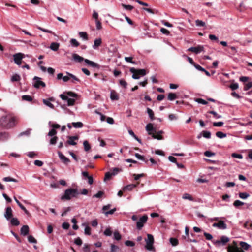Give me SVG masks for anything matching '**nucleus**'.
Instances as JSON below:
<instances>
[{"instance_id": "nucleus-1", "label": "nucleus", "mask_w": 252, "mask_h": 252, "mask_svg": "<svg viewBox=\"0 0 252 252\" xmlns=\"http://www.w3.org/2000/svg\"><path fill=\"white\" fill-rule=\"evenodd\" d=\"M16 125V119L10 115L2 116L0 118V127L3 129H9Z\"/></svg>"}, {"instance_id": "nucleus-2", "label": "nucleus", "mask_w": 252, "mask_h": 252, "mask_svg": "<svg viewBox=\"0 0 252 252\" xmlns=\"http://www.w3.org/2000/svg\"><path fill=\"white\" fill-rule=\"evenodd\" d=\"M79 193L77 188H69L64 191V194L61 196V199L69 200L72 198L77 197Z\"/></svg>"}, {"instance_id": "nucleus-3", "label": "nucleus", "mask_w": 252, "mask_h": 252, "mask_svg": "<svg viewBox=\"0 0 252 252\" xmlns=\"http://www.w3.org/2000/svg\"><path fill=\"white\" fill-rule=\"evenodd\" d=\"M146 245L145 248L149 251H152L154 249L153 244L154 242V237L152 234H147V239H145Z\"/></svg>"}, {"instance_id": "nucleus-4", "label": "nucleus", "mask_w": 252, "mask_h": 252, "mask_svg": "<svg viewBox=\"0 0 252 252\" xmlns=\"http://www.w3.org/2000/svg\"><path fill=\"white\" fill-rule=\"evenodd\" d=\"M41 78L39 77L35 76L33 79V86L36 88H39L40 86L45 87L46 86L45 83L41 81Z\"/></svg>"}, {"instance_id": "nucleus-5", "label": "nucleus", "mask_w": 252, "mask_h": 252, "mask_svg": "<svg viewBox=\"0 0 252 252\" xmlns=\"http://www.w3.org/2000/svg\"><path fill=\"white\" fill-rule=\"evenodd\" d=\"M148 220V216L144 215L141 217L138 221L136 223L137 228L140 230L143 226L144 223H146Z\"/></svg>"}, {"instance_id": "nucleus-6", "label": "nucleus", "mask_w": 252, "mask_h": 252, "mask_svg": "<svg viewBox=\"0 0 252 252\" xmlns=\"http://www.w3.org/2000/svg\"><path fill=\"white\" fill-rule=\"evenodd\" d=\"M24 55L21 53H16L13 55L14 61L15 63L18 65L21 64V61L24 58Z\"/></svg>"}, {"instance_id": "nucleus-7", "label": "nucleus", "mask_w": 252, "mask_h": 252, "mask_svg": "<svg viewBox=\"0 0 252 252\" xmlns=\"http://www.w3.org/2000/svg\"><path fill=\"white\" fill-rule=\"evenodd\" d=\"M11 137L9 132L7 131H0V142H5Z\"/></svg>"}, {"instance_id": "nucleus-8", "label": "nucleus", "mask_w": 252, "mask_h": 252, "mask_svg": "<svg viewBox=\"0 0 252 252\" xmlns=\"http://www.w3.org/2000/svg\"><path fill=\"white\" fill-rule=\"evenodd\" d=\"M229 241V238L225 236H221L220 240H217L215 241H214L213 243L214 244H218L219 245L221 244L222 245H225L226 243Z\"/></svg>"}, {"instance_id": "nucleus-9", "label": "nucleus", "mask_w": 252, "mask_h": 252, "mask_svg": "<svg viewBox=\"0 0 252 252\" xmlns=\"http://www.w3.org/2000/svg\"><path fill=\"white\" fill-rule=\"evenodd\" d=\"M12 210L10 207H7L5 208V211L4 213V216L6 219L9 220L13 216Z\"/></svg>"}, {"instance_id": "nucleus-10", "label": "nucleus", "mask_w": 252, "mask_h": 252, "mask_svg": "<svg viewBox=\"0 0 252 252\" xmlns=\"http://www.w3.org/2000/svg\"><path fill=\"white\" fill-rule=\"evenodd\" d=\"M212 226L214 227H217L220 229H226L227 228V225L223 220H220L218 223H214Z\"/></svg>"}, {"instance_id": "nucleus-11", "label": "nucleus", "mask_w": 252, "mask_h": 252, "mask_svg": "<svg viewBox=\"0 0 252 252\" xmlns=\"http://www.w3.org/2000/svg\"><path fill=\"white\" fill-rule=\"evenodd\" d=\"M203 47L202 46H198L197 47H191L188 49V51H191L197 54L200 53L203 50Z\"/></svg>"}, {"instance_id": "nucleus-12", "label": "nucleus", "mask_w": 252, "mask_h": 252, "mask_svg": "<svg viewBox=\"0 0 252 252\" xmlns=\"http://www.w3.org/2000/svg\"><path fill=\"white\" fill-rule=\"evenodd\" d=\"M58 155L60 159L65 164L67 165L70 162V160L66 157H65L61 152L58 151Z\"/></svg>"}, {"instance_id": "nucleus-13", "label": "nucleus", "mask_w": 252, "mask_h": 252, "mask_svg": "<svg viewBox=\"0 0 252 252\" xmlns=\"http://www.w3.org/2000/svg\"><path fill=\"white\" fill-rule=\"evenodd\" d=\"M67 138L68 140L67 141V143L69 145L74 146L77 144V143L75 142L74 140L78 139L79 138L78 136H69Z\"/></svg>"}, {"instance_id": "nucleus-14", "label": "nucleus", "mask_w": 252, "mask_h": 252, "mask_svg": "<svg viewBox=\"0 0 252 252\" xmlns=\"http://www.w3.org/2000/svg\"><path fill=\"white\" fill-rule=\"evenodd\" d=\"M29 226L27 225H23L20 229L21 234L23 236L27 235L29 234Z\"/></svg>"}, {"instance_id": "nucleus-15", "label": "nucleus", "mask_w": 252, "mask_h": 252, "mask_svg": "<svg viewBox=\"0 0 252 252\" xmlns=\"http://www.w3.org/2000/svg\"><path fill=\"white\" fill-rule=\"evenodd\" d=\"M164 133V132L162 130H159L156 132L157 134H153L152 137L154 139H156L157 140H162L163 137L162 136V134Z\"/></svg>"}, {"instance_id": "nucleus-16", "label": "nucleus", "mask_w": 252, "mask_h": 252, "mask_svg": "<svg viewBox=\"0 0 252 252\" xmlns=\"http://www.w3.org/2000/svg\"><path fill=\"white\" fill-rule=\"evenodd\" d=\"M15 201H16L17 205L19 207L25 212V214L29 215L30 214L29 212L26 209V208L19 202L16 197H14Z\"/></svg>"}, {"instance_id": "nucleus-17", "label": "nucleus", "mask_w": 252, "mask_h": 252, "mask_svg": "<svg viewBox=\"0 0 252 252\" xmlns=\"http://www.w3.org/2000/svg\"><path fill=\"white\" fill-rule=\"evenodd\" d=\"M110 96L111 99L113 101L118 100L119 99V95L114 90L111 91Z\"/></svg>"}, {"instance_id": "nucleus-18", "label": "nucleus", "mask_w": 252, "mask_h": 252, "mask_svg": "<svg viewBox=\"0 0 252 252\" xmlns=\"http://www.w3.org/2000/svg\"><path fill=\"white\" fill-rule=\"evenodd\" d=\"M84 62L88 65L94 68H99V65L95 62L88 59H85Z\"/></svg>"}, {"instance_id": "nucleus-19", "label": "nucleus", "mask_w": 252, "mask_h": 252, "mask_svg": "<svg viewBox=\"0 0 252 252\" xmlns=\"http://www.w3.org/2000/svg\"><path fill=\"white\" fill-rule=\"evenodd\" d=\"M138 184V183H137V184H131L128 185L127 186L124 187V188H123V189L124 191L125 190H128V191L132 190L133 189H134L135 188H136L137 187Z\"/></svg>"}, {"instance_id": "nucleus-20", "label": "nucleus", "mask_w": 252, "mask_h": 252, "mask_svg": "<svg viewBox=\"0 0 252 252\" xmlns=\"http://www.w3.org/2000/svg\"><path fill=\"white\" fill-rule=\"evenodd\" d=\"M129 71L130 72L133 73L132 75V78L134 79H139L140 78L139 74L136 73V69L135 68L132 67L130 68Z\"/></svg>"}, {"instance_id": "nucleus-21", "label": "nucleus", "mask_w": 252, "mask_h": 252, "mask_svg": "<svg viewBox=\"0 0 252 252\" xmlns=\"http://www.w3.org/2000/svg\"><path fill=\"white\" fill-rule=\"evenodd\" d=\"M72 57H73V60L75 61L78 62V63H80L82 61H84V60H85L83 57H82L79 56L78 54H75V53L73 54Z\"/></svg>"}, {"instance_id": "nucleus-22", "label": "nucleus", "mask_w": 252, "mask_h": 252, "mask_svg": "<svg viewBox=\"0 0 252 252\" xmlns=\"http://www.w3.org/2000/svg\"><path fill=\"white\" fill-rule=\"evenodd\" d=\"M59 43L57 42H53L51 44L50 48L54 51H57L59 49Z\"/></svg>"}, {"instance_id": "nucleus-23", "label": "nucleus", "mask_w": 252, "mask_h": 252, "mask_svg": "<svg viewBox=\"0 0 252 252\" xmlns=\"http://www.w3.org/2000/svg\"><path fill=\"white\" fill-rule=\"evenodd\" d=\"M101 42V39L100 38L95 39L94 41V44L93 45V48L94 49H96L97 47L100 46Z\"/></svg>"}, {"instance_id": "nucleus-24", "label": "nucleus", "mask_w": 252, "mask_h": 252, "mask_svg": "<svg viewBox=\"0 0 252 252\" xmlns=\"http://www.w3.org/2000/svg\"><path fill=\"white\" fill-rule=\"evenodd\" d=\"M146 130L148 132L149 135H152V131L154 130L153 124L151 123L148 124L146 126Z\"/></svg>"}, {"instance_id": "nucleus-25", "label": "nucleus", "mask_w": 252, "mask_h": 252, "mask_svg": "<svg viewBox=\"0 0 252 252\" xmlns=\"http://www.w3.org/2000/svg\"><path fill=\"white\" fill-rule=\"evenodd\" d=\"M117 174V172H107L105 173V177H104V181L108 180L110 179L111 177L112 176L116 175Z\"/></svg>"}, {"instance_id": "nucleus-26", "label": "nucleus", "mask_w": 252, "mask_h": 252, "mask_svg": "<svg viewBox=\"0 0 252 252\" xmlns=\"http://www.w3.org/2000/svg\"><path fill=\"white\" fill-rule=\"evenodd\" d=\"M128 133L130 135L133 137L137 141H138L139 143L142 144V141L140 139H139L133 132V131L131 129L128 130Z\"/></svg>"}, {"instance_id": "nucleus-27", "label": "nucleus", "mask_w": 252, "mask_h": 252, "mask_svg": "<svg viewBox=\"0 0 252 252\" xmlns=\"http://www.w3.org/2000/svg\"><path fill=\"white\" fill-rule=\"evenodd\" d=\"M147 113H148L149 117L151 121H153L155 119L154 117V112L151 109L148 107L147 108Z\"/></svg>"}, {"instance_id": "nucleus-28", "label": "nucleus", "mask_w": 252, "mask_h": 252, "mask_svg": "<svg viewBox=\"0 0 252 252\" xmlns=\"http://www.w3.org/2000/svg\"><path fill=\"white\" fill-rule=\"evenodd\" d=\"M82 225L85 227L84 230L85 234L88 235H91V228L89 226H88L87 224L86 223H83Z\"/></svg>"}, {"instance_id": "nucleus-29", "label": "nucleus", "mask_w": 252, "mask_h": 252, "mask_svg": "<svg viewBox=\"0 0 252 252\" xmlns=\"http://www.w3.org/2000/svg\"><path fill=\"white\" fill-rule=\"evenodd\" d=\"M239 245L245 250H248L250 247V245L249 244L243 241H241Z\"/></svg>"}, {"instance_id": "nucleus-30", "label": "nucleus", "mask_w": 252, "mask_h": 252, "mask_svg": "<svg viewBox=\"0 0 252 252\" xmlns=\"http://www.w3.org/2000/svg\"><path fill=\"white\" fill-rule=\"evenodd\" d=\"M10 220V223L13 226H18L20 224L19 221L16 218H12Z\"/></svg>"}, {"instance_id": "nucleus-31", "label": "nucleus", "mask_w": 252, "mask_h": 252, "mask_svg": "<svg viewBox=\"0 0 252 252\" xmlns=\"http://www.w3.org/2000/svg\"><path fill=\"white\" fill-rule=\"evenodd\" d=\"M43 103L44 105H45L46 106L49 107V108H50L51 109L54 108V105L52 103H51V102H50V101H49V100H47V99H43Z\"/></svg>"}, {"instance_id": "nucleus-32", "label": "nucleus", "mask_w": 252, "mask_h": 252, "mask_svg": "<svg viewBox=\"0 0 252 252\" xmlns=\"http://www.w3.org/2000/svg\"><path fill=\"white\" fill-rule=\"evenodd\" d=\"M167 98L170 101H173L177 98V96L175 93H170L168 94Z\"/></svg>"}, {"instance_id": "nucleus-33", "label": "nucleus", "mask_w": 252, "mask_h": 252, "mask_svg": "<svg viewBox=\"0 0 252 252\" xmlns=\"http://www.w3.org/2000/svg\"><path fill=\"white\" fill-rule=\"evenodd\" d=\"M73 126L75 128H82L83 126V124L81 122H73L72 123Z\"/></svg>"}, {"instance_id": "nucleus-34", "label": "nucleus", "mask_w": 252, "mask_h": 252, "mask_svg": "<svg viewBox=\"0 0 252 252\" xmlns=\"http://www.w3.org/2000/svg\"><path fill=\"white\" fill-rule=\"evenodd\" d=\"M22 99L24 101H26L28 102H31L32 101V97L29 95H23L22 96Z\"/></svg>"}, {"instance_id": "nucleus-35", "label": "nucleus", "mask_w": 252, "mask_h": 252, "mask_svg": "<svg viewBox=\"0 0 252 252\" xmlns=\"http://www.w3.org/2000/svg\"><path fill=\"white\" fill-rule=\"evenodd\" d=\"M228 252H245L243 250L240 249L239 248L236 247L232 249H228Z\"/></svg>"}, {"instance_id": "nucleus-36", "label": "nucleus", "mask_w": 252, "mask_h": 252, "mask_svg": "<svg viewBox=\"0 0 252 252\" xmlns=\"http://www.w3.org/2000/svg\"><path fill=\"white\" fill-rule=\"evenodd\" d=\"M79 35L80 37L84 40H87L88 39V34L86 32H79Z\"/></svg>"}, {"instance_id": "nucleus-37", "label": "nucleus", "mask_w": 252, "mask_h": 252, "mask_svg": "<svg viewBox=\"0 0 252 252\" xmlns=\"http://www.w3.org/2000/svg\"><path fill=\"white\" fill-rule=\"evenodd\" d=\"M83 146H84V150L86 152L88 151L91 149V146L89 144L88 141L87 140H85L83 142Z\"/></svg>"}, {"instance_id": "nucleus-38", "label": "nucleus", "mask_w": 252, "mask_h": 252, "mask_svg": "<svg viewBox=\"0 0 252 252\" xmlns=\"http://www.w3.org/2000/svg\"><path fill=\"white\" fill-rule=\"evenodd\" d=\"M202 136L207 139H210L211 136V133L209 131H203L202 132Z\"/></svg>"}, {"instance_id": "nucleus-39", "label": "nucleus", "mask_w": 252, "mask_h": 252, "mask_svg": "<svg viewBox=\"0 0 252 252\" xmlns=\"http://www.w3.org/2000/svg\"><path fill=\"white\" fill-rule=\"evenodd\" d=\"M3 181L5 182H13L17 183L18 182V180L16 179L11 178L10 177H6L3 178Z\"/></svg>"}, {"instance_id": "nucleus-40", "label": "nucleus", "mask_w": 252, "mask_h": 252, "mask_svg": "<svg viewBox=\"0 0 252 252\" xmlns=\"http://www.w3.org/2000/svg\"><path fill=\"white\" fill-rule=\"evenodd\" d=\"M20 76L17 74H15L11 77V81L12 82L19 81L20 80Z\"/></svg>"}, {"instance_id": "nucleus-41", "label": "nucleus", "mask_w": 252, "mask_h": 252, "mask_svg": "<svg viewBox=\"0 0 252 252\" xmlns=\"http://www.w3.org/2000/svg\"><path fill=\"white\" fill-rule=\"evenodd\" d=\"M244 204V203L239 200H236L233 203V205L236 208H238L240 206L243 205Z\"/></svg>"}, {"instance_id": "nucleus-42", "label": "nucleus", "mask_w": 252, "mask_h": 252, "mask_svg": "<svg viewBox=\"0 0 252 252\" xmlns=\"http://www.w3.org/2000/svg\"><path fill=\"white\" fill-rule=\"evenodd\" d=\"M216 135L217 137L219 138H223L226 137V134L224 133L221 131H218L216 133Z\"/></svg>"}, {"instance_id": "nucleus-43", "label": "nucleus", "mask_w": 252, "mask_h": 252, "mask_svg": "<svg viewBox=\"0 0 252 252\" xmlns=\"http://www.w3.org/2000/svg\"><path fill=\"white\" fill-rule=\"evenodd\" d=\"M182 198L184 199H188L190 201H193V198L188 193H184L182 196Z\"/></svg>"}, {"instance_id": "nucleus-44", "label": "nucleus", "mask_w": 252, "mask_h": 252, "mask_svg": "<svg viewBox=\"0 0 252 252\" xmlns=\"http://www.w3.org/2000/svg\"><path fill=\"white\" fill-rule=\"evenodd\" d=\"M66 73L69 76H70V78H72L73 79V80L72 81V82H73V81H77L78 82H80V80L78 78H77L75 75H74L73 74L69 73V72H66Z\"/></svg>"}, {"instance_id": "nucleus-45", "label": "nucleus", "mask_w": 252, "mask_h": 252, "mask_svg": "<svg viewBox=\"0 0 252 252\" xmlns=\"http://www.w3.org/2000/svg\"><path fill=\"white\" fill-rule=\"evenodd\" d=\"M170 242L173 246H176L178 244V240L175 238H170Z\"/></svg>"}, {"instance_id": "nucleus-46", "label": "nucleus", "mask_w": 252, "mask_h": 252, "mask_svg": "<svg viewBox=\"0 0 252 252\" xmlns=\"http://www.w3.org/2000/svg\"><path fill=\"white\" fill-rule=\"evenodd\" d=\"M249 196V194L247 192H240L239 194V197L243 199L247 198Z\"/></svg>"}, {"instance_id": "nucleus-47", "label": "nucleus", "mask_w": 252, "mask_h": 252, "mask_svg": "<svg viewBox=\"0 0 252 252\" xmlns=\"http://www.w3.org/2000/svg\"><path fill=\"white\" fill-rule=\"evenodd\" d=\"M70 42L71 45L74 47H78L79 45V43L75 39H71Z\"/></svg>"}, {"instance_id": "nucleus-48", "label": "nucleus", "mask_w": 252, "mask_h": 252, "mask_svg": "<svg viewBox=\"0 0 252 252\" xmlns=\"http://www.w3.org/2000/svg\"><path fill=\"white\" fill-rule=\"evenodd\" d=\"M195 24L198 27H203L205 26V23L200 20H195Z\"/></svg>"}, {"instance_id": "nucleus-49", "label": "nucleus", "mask_w": 252, "mask_h": 252, "mask_svg": "<svg viewBox=\"0 0 252 252\" xmlns=\"http://www.w3.org/2000/svg\"><path fill=\"white\" fill-rule=\"evenodd\" d=\"M136 73L142 76H145L146 74V70L144 69H136Z\"/></svg>"}, {"instance_id": "nucleus-50", "label": "nucleus", "mask_w": 252, "mask_h": 252, "mask_svg": "<svg viewBox=\"0 0 252 252\" xmlns=\"http://www.w3.org/2000/svg\"><path fill=\"white\" fill-rule=\"evenodd\" d=\"M133 58L132 57H125V60L127 62H129L132 64H136V62L132 61Z\"/></svg>"}, {"instance_id": "nucleus-51", "label": "nucleus", "mask_w": 252, "mask_h": 252, "mask_svg": "<svg viewBox=\"0 0 252 252\" xmlns=\"http://www.w3.org/2000/svg\"><path fill=\"white\" fill-rule=\"evenodd\" d=\"M195 101L199 104H202L203 105H206L208 104V102L202 98H197L195 100Z\"/></svg>"}, {"instance_id": "nucleus-52", "label": "nucleus", "mask_w": 252, "mask_h": 252, "mask_svg": "<svg viewBox=\"0 0 252 252\" xmlns=\"http://www.w3.org/2000/svg\"><path fill=\"white\" fill-rule=\"evenodd\" d=\"M112 233V232L110 228H106L105 230V231H104V234L105 236H111Z\"/></svg>"}, {"instance_id": "nucleus-53", "label": "nucleus", "mask_w": 252, "mask_h": 252, "mask_svg": "<svg viewBox=\"0 0 252 252\" xmlns=\"http://www.w3.org/2000/svg\"><path fill=\"white\" fill-rule=\"evenodd\" d=\"M209 113L210 114H211L212 115H214V117L216 118V119H220V118H222V116L220 115H218L216 112L214 111H210L209 112Z\"/></svg>"}, {"instance_id": "nucleus-54", "label": "nucleus", "mask_w": 252, "mask_h": 252, "mask_svg": "<svg viewBox=\"0 0 252 252\" xmlns=\"http://www.w3.org/2000/svg\"><path fill=\"white\" fill-rule=\"evenodd\" d=\"M71 210V208L70 207H65L63 208V211L62 212L61 216L62 217L66 215L67 212H69Z\"/></svg>"}, {"instance_id": "nucleus-55", "label": "nucleus", "mask_w": 252, "mask_h": 252, "mask_svg": "<svg viewBox=\"0 0 252 252\" xmlns=\"http://www.w3.org/2000/svg\"><path fill=\"white\" fill-rule=\"evenodd\" d=\"M30 131H31L30 129H28L25 131L22 132L19 134L18 137H21L24 135L28 136L30 134Z\"/></svg>"}, {"instance_id": "nucleus-56", "label": "nucleus", "mask_w": 252, "mask_h": 252, "mask_svg": "<svg viewBox=\"0 0 252 252\" xmlns=\"http://www.w3.org/2000/svg\"><path fill=\"white\" fill-rule=\"evenodd\" d=\"M28 241L31 243H36V240L32 235H30L28 237Z\"/></svg>"}, {"instance_id": "nucleus-57", "label": "nucleus", "mask_w": 252, "mask_h": 252, "mask_svg": "<svg viewBox=\"0 0 252 252\" xmlns=\"http://www.w3.org/2000/svg\"><path fill=\"white\" fill-rule=\"evenodd\" d=\"M114 238L116 240H120L121 239V235L118 231H115L114 233Z\"/></svg>"}, {"instance_id": "nucleus-58", "label": "nucleus", "mask_w": 252, "mask_h": 252, "mask_svg": "<svg viewBox=\"0 0 252 252\" xmlns=\"http://www.w3.org/2000/svg\"><path fill=\"white\" fill-rule=\"evenodd\" d=\"M104 194V192L102 191H98L96 194L93 195V198H101Z\"/></svg>"}, {"instance_id": "nucleus-59", "label": "nucleus", "mask_w": 252, "mask_h": 252, "mask_svg": "<svg viewBox=\"0 0 252 252\" xmlns=\"http://www.w3.org/2000/svg\"><path fill=\"white\" fill-rule=\"evenodd\" d=\"M67 102V105L68 106H73L75 103V99L72 98H68V99L66 100Z\"/></svg>"}, {"instance_id": "nucleus-60", "label": "nucleus", "mask_w": 252, "mask_h": 252, "mask_svg": "<svg viewBox=\"0 0 252 252\" xmlns=\"http://www.w3.org/2000/svg\"><path fill=\"white\" fill-rule=\"evenodd\" d=\"M58 137L55 136H53L50 140V144L51 145H55L58 140Z\"/></svg>"}, {"instance_id": "nucleus-61", "label": "nucleus", "mask_w": 252, "mask_h": 252, "mask_svg": "<svg viewBox=\"0 0 252 252\" xmlns=\"http://www.w3.org/2000/svg\"><path fill=\"white\" fill-rule=\"evenodd\" d=\"M209 38L212 41H216L217 42H219L218 38L214 34H210L209 35Z\"/></svg>"}, {"instance_id": "nucleus-62", "label": "nucleus", "mask_w": 252, "mask_h": 252, "mask_svg": "<svg viewBox=\"0 0 252 252\" xmlns=\"http://www.w3.org/2000/svg\"><path fill=\"white\" fill-rule=\"evenodd\" d=\"M204 155L207 157H212L213 156H215V153H213V152H212L210 151H206L204 153Z\"/></svg>"}, {"instance_id": "nucleus-63", "label": "nucleus", "mask_w": 252, "mask_h": 252, "mask_svg": "<svg viewBox=\"0 0 252 252\" xmlns=\"http://www.w3.org/2000/svg\"><path fill=\"white\" fill-rule=\"evenodd\" d=\"M56 134H57V131H56V129L52 128L48 132V135L49 136H51V137L55 136Z\"/></svg>"}, {"instance_id": "nucleus-64", "label": "nucleus", "mask_w": 252, "mask_h": 252, "mask_svg": "<svg viewBox=\"0 0 252 252\" xmlns=\"http://www.w3.org/2000/svg\"><path fill=\"white\" fill-rule=\"evenodd\" d=\"M252 87V82H248V83L246 84L244 90L245 91H247L249 90L251 87Z\"/></svg>"}]
</instances>
